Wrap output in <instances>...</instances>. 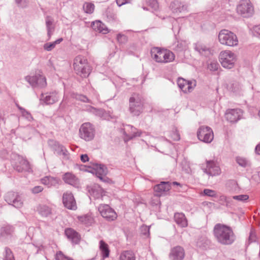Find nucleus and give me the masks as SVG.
<instances>
[{
	"instance_id": "f257e3e1",
	"label": "nucleus",
	"mask_w": 260,
	"mask_h": 260,
	"mask_svg": "<svg viewBox=\"0 0 260 260\" xmlns=\"http://www.w3.org/2000/svg\"><path fill=\"white\" fill-rule=\"evenodd\" d=\"M213 233L217 242L222 245H231L236 240V236L232 229L225 224H215Z\"/></svg>"
},
{
	"instance_id": "f03ea898",
	"label": "nucleus",
	"mask_w": 260,
	"mask_h": 260,
	"mask_svg": "<svg viewBox=\"0 0 260 260\" xmlns=\"http://www.w3.org/2000/svg\"><path fill=\"white\" fill-rule=\"evenodd\" d=\"M73 67L75 73L82 78L87 77L90 73L91 68L87 60L82 55H78L75 58Z\"/></svg>"
},
{
	"instance_id": "7ed1b4c3",
	"label": "nucleus",
	"mask_w": 260,
	"mask_h": 260,
	"mask_svg": "<svg viewBox=\"0 0 260 260\" xmlns=\"http://www.w3.org/2000/svg\"><path fill=\"white\" fill-rule=\"evenodd\" d=\"M151 54L153 59L157 62H170L175 59V55L172 52L167 50L161 49L158 47L152 48Z\"/></svg>"
},
{
	"instance_id": "20e7f679",
	"label": "nucleus",
	"mask_w": 260,
	"mask_h": 260,
	"mask_svg": "<svg viewBox=\"0 0 260 260\" xmlns=\"http://www.w3.org/2000/svg\"><path fill=\"white\" fill-rule=\"evenodd\" d=\"M218 39L223 45L234 47L238 44V39L236 34L227 29H222L219 31Z\"/></svg>"
},
{
	"instance_id": "39448f33",
	"label": "nucleus",
	"mask_w": 260,
	"mask_h": 260,
	"mask_svg": "<svg viewBox=\"0 0 260 260\" xmlns=\"http://www.w3.org/2000/svg\"><path fill=\"white\" fill-rule=\"evenodd\" d=\"M143 102L142 96L137 93L132 95L129 100V111L133 116L139 115L143 111Z\"/></svg>"
},
{
	"instance_id": "423d86ee",
	"label": "nucleus",
	"mask_w": 260,
	"mask_h": 260,
	"mask_svg": "<svg viewBox=\"0 0 260 260\" xmlns=\"http://www.w3.org/2000/svg\"><path fill=\"white\" fill-rule=\"evenodd\" d=\"M219 60L224 68L231 69L235 66L237 61V56L230 50L223 51L219 54Z\"/></svg>"
},
{
	"instance_id": "0eeeda50",
	"label": "nucleus",
	"mask_w": 260,
	"mask_h": 260,
	"mask_svg": "<svg viewBox=\"0 0 260 260\" xmlns=\"http://www.w3.org/2000/svg\"><path fill=\"white\" fill-rule=\"evenodd\" d=\"M95 133L94 126L89 122L83 123L79 129L80 137L85 141L92 140L94 137Z\"/></svg>"
},
{
	"instance_id": "6e6552de",
	"label": "nucleus",
	"mask_w": 260,
	"mask_h": 260,
	"mask_svg": "<svg viewBox=\"0 0 260 260\" xmlns=\"http://www.w3.org/2000/svg\"><path fill=\"white\" fill-rule=\"evenodd\" d=\"M25 80L33 88H44L47 85L46 78L40 73L26 76Z\"/></svg>"
},
{
	"instance_id": "1a4fd4ad",
	"label": "nucleus",
	"mask_w": 260,
	"mask_h": 260,
	"mask_svg": "<svg viewBox=\"0 0 260 260\" xmlns=\"http://www.w3.org/2000/svg\"><path fill=\"white\" fill-rule=\"evenodd\" d=\"M237 11L245 18L251 17L254 13V9L250 0H241L237 6Z\"/></svg>"
},
{
	"instance_id": "9d476101",
	"label": "nucleus",
	"mask_w": 260,
	"mask_h": 260,
	"mask_svg": "<svg viewBox=\"0 0 260 260\" xmlns=\"http://www.w3.org/2000/svg\"><path fill=\"white\" fill-rule=\"evenodd\" d=\"M5 201L16 208H20L23 205L22 197L18 192L9 191L5 196Z\"/></svg>"
},
{
	"instance_id": "9b49d317",
	"label": "nucleus",
	"mask_w": 260,
	"mask_h": 260,
	"mask_svg": "<svg viewBox=\"0 0 260 260\" xmlns=\"http://www.w3.org/2000/svg\"><path fill=\"white\" fill-rule=\"evenodd\" d=\"M198 139L205 143H211L214 138L213 132L212 128L207 126L200 127L197 132Z\"/></svg>"
},
{
	"instance_id": "f8f14e48",
	"label": "nucleus",
	"mask_w": 260,
	"mask_h": 260,
	"mask_svg": "<svg viewBox=\"0 0 260 260\" xmlns=\"http://www.w3.org/2000/svg\"><path fill=\"white\" fill-rule=\"evenodd\" d=\"M123 131V134L124 136V141L125 142H127L135 138L141 137L143 134L146 133L129 124L124 125Z\"/></svg>"
},
{
	"instance_id": "ddd939ff",
	"label": "nucleus",
	"mask_w": 260,
	"mask_h": 260,
	"mask_svg": "<svg viewBox=\"0 0 260 260\" xmlns=\"http://www.w3.org/2000/svg\"><path fill=\"white\" fill-rule=\"evenodd\" d=\"M98 210L102 217L108 221H113L117 218L116 212L108 205H100L98 207Z\"/></svg>"
},
{
	"instance_id": "4468645a",
	"label": "nucleus",
	"mask_w": 260,
	"mask_h": 260,
	"mask_svg": "<svg viewBox=\"0 0 260 260\" xmlns=\"http://www.w3.org/2000/svg\"><path fill=\"white\" fill-rule=\"evenodd\" d=\"M177 84L181 90L185 92H191L196 86V81L186 80L182 78H179L177 80Z\"/></svg>"
},
{
	"instance_id": "2eb2a0df",
	"label": "nucleus",
	"mask_w": 260,
	"mask_h": 260,
	"mask_svg": "<svg viewBox=\"0 0 260 260\" xmlns=\"http://www.w3.org/2000/svg\"><path fill=\"white\" fill-rule=\"evenodd\" d=\"M12 163L14 169L18 172H29L31 170L28 161L19 156H17L16 161Z\"/></svg>"
},
{
	"instance_id": "dca6fc26",
	"label": "nucleus",
	"mask_w": 260,
	"mask_h": 260,
	"mask_svg": "<svg viewBox=\"0 0 260 260\" xmlns=\"http://www.w3.org/2000/svg\"><path fill=\"white\" fill-rule=\"evenodd\" d=\"M243 111L240 109H229L225 113V118L230 122H236L242 118Z\"/></svg>"
},
{
	"instance_id": "f3484780",
	"label": "nucleus",
	"mask_w": 260,
	"mask_h": 260,
	"mask_svg": "<svg viewBox=\"0 0 260 260\" xmlns=\"http://www.w3.org/2000/svg\"><path fill=\"white\" fill-rule=\"evenodd\" d=\"M48 144L49 147L59 155H62L65 157H68L69 152L67 149L58 142L54 140H49Z\"/></svg>"
},
{
	"instance_id": "a211bd4d",
	"label": "nucleus",
	"mask_w": 260,
	"mask_h": 260,
	"mask_svg": "<svg viewBox=\"0 0 260 260\" xmlns=\"http://www.w3.org/2000/svg\"><path fill=\"white\" fill-rule=\"evenodd\" d=\"M63 204L67 208L70 210L77 209L76 203L73 194L70 192H66L62 196Z\"/></svg>"
},
{
	"instance_id": "6ab92c4d",
	"label": "nucleus",
	"mask_w": 260,
	"mask_h": 260,
	"mask_svg": "<svg viewBox=\"0 0 260 260\" xmlns=\"http://www.w3.org/2000/svg\"><path fill=\"white\" fill-rule=\"evenodd\" d=\"M203 170L205 173L212 176L218 175L220 173L219 166L213 160H207L206 168Z\"/></svg>"
},
{
	"instance_id": "aec40b11",
	"label": "nucleus",
	"mask_w": 260,
	"mask_h": 260,
	"mask_svg": "<svg viewBox=\"0 0 260 260\" xmlns=\"http://www.w3.org/2000/svg\"><path fill=\"white\" fill-rule=\"evenodd\" d=\"M184 256V250L180 246H177L172 248L169 254L170 260H183Z\"/></svg>"
},
{
	"instance_id": "412c9836",
	"label": "nucleus",
	"mask_w": 260,
	"mask_h": 260,
	"mask_svg": "<svg viewBox=\"0 0 260 260\" xmlns=\"http://www.w3.org/2000/svg\"><path fill=\"white\" fill-rule=\"evenodd\" d=\"M170 9L173 13H179L186 11L187 6L178 1H174L170 4Z\"/></svg>"
},
{
	"instance_id": "4be33fe9",
	"label": "nucleus",
	"mask_w": 260,
	"mask_h": 260,
	"mask_svg": "<svg viewBox=\"0 0 260 260\" xmlns=\"http://www.w3.org/2000/svg\"><path fill=\"white\" fill-rule=\"evenodd\" d=\"M13 232V228L11 226L2 227L0 230V240L3 242L8 241L11 238Z\"/></svg>"
},
{
	"instance_id": "5701e85b",
	"label": "nucleus",
	"mask_w": 260,
	"mask_h": 260,
	"mask_svg": "<svg viewBox=\"0 0 260 260\" xmlns=\"http://www.w3.org/2000/svg\"><path fill=\"white\" fill-rule=\"evenodd\" d=\"M171 188V182L169 181H162L154 186V191L156 196H160L164 192L168 191Z\"/></svg>"
},
{
	"instance_id": "b1692460",
	"label": "nucleus",
	"mask_w": 260,
	"mask_h": 260,
	"mask_svg": "<svg viewBox=\"0 0 260 260\" xmlns=\"http://www.w3.org/2000/svg\"><path fill=\"white\" fill-rule=\"evenodd\" d=\"M40 100L47 105L53 104L58 100V96L56 92L50 93L49 94L42 93Z\"/></svg>"
},
{
	"instance_id": "393cba45",
	"label": "nucleus",
	"mask_w": 260,
	"mask_h": 260,
	"mask_svg": "<svg viewBox=\"0 0 260 260\" xmlns=\"http://www.w3.org/2000/svg\"><path fill=\"white\" fill-rule=\"evenodd\" d=\"M62 179L66 183L75 187H79V180L74 174L69 172L66 173L64 174Z\"/></svg>"
},
{
	"instance_id": "a878e982",
	"label": "nucleus",
	"mask_w": 260,
	"mask_h": 260,
	"mask_svg": "<svg viewBox=\"0 0 260 260\" xmlns=\"http://www.w3.org/2000/svg\"><path fill=\"white\" fill-rule=\"evenodd\" d=\"M93 173H95L96 176L101 180H102L103 177L108 174L107 167L102 164H95L93 168Z\"/></svg>"
},
{
	"instance_id": "bb28decb",
	"label": "nucleus",
	"mask_w": 260,
	"mask_h": 260,
	"mask_svg": "<svg viewBox=\"0 0 260 260\" xmlns=\"http://www.w3.org/2000/svg\"><path fill=\"white\" fill-rule=\"evenodd\" d=\"M65 235L67 238L75 244H78L80 239L79 234L71 228H68L65 230Z\"/></svg>"
},
{
	"instance_id": "cd10ccee",
	"label": "nucleus",
	"mask_w": 260,
	"mask_h": 260,
	"mask_svg": "<svg viewBox=\"0 0 260 260\" xmlns=\"http://www.w3.org/2000/svg\"><path fill=\"white\" fill-rule=\"evenodd\" d=\"M174 218L175 221L179 226L184 228L187 226V220L183 213H176Z\"/></svg>"
},
{
	"instance_id": "c85d7f7f",
	"label": "nucleus",
	"mask_w": 260,
	"mask_h": 260,
	"mask_svg": "<svg viewBox=\"0 0 260 260\" xmlns=\"http://www.w3.org/2000/svg\"><path fill=\"white\" fill-rule=\"evenodd\" d=\"M91 26L94 30L103 34H106L109 32L107 27L100 21L93 22Z\"/></svg>"
},
{
	"instance_id": "c756f323",
	"label": "nucleus",
	"mask_w": 260,
	"mask_h": 260,
	"mask_svg": "<svg viewBox=\"0 0 260 260\" xmlns=\"http://www.w3.org/2000/svg\"><path fill=\"white\" fill-rule=\"evenodd\" d=\"M87 111L93 113L103 119H109V115L105 111L101 109H96L93 107L89 106Z\"/></svg>"
},
{
	"instance_id": "7c9ffc66",
	"label": "nucleus",
	"mask_w": 260,
	"mask_h": 260,
	"mask_svg": "<svg viewBox=\"0 0 260 260\" xmlns=\"http://www.w3.org/2000/svg\"><path fill=\"white\" fill-rule=\"evenodd\" d=\"M45 21L47 30V36L49 37V39H50L54 31V26L53 25L54 20L52 17L47 16L46 17Z\"/></svg>"
},
{
	"instance_id": "2f4dec72",
	"label": "nucleus",
	"mask_w": 260,
	"mask_h": 260,
	"mask_svg": "<svg viewBox=\"0 0 260 260\" xmlns=\"http://www.w3.org/2000/svg\"><path fill=\"white\" fill-rule=\"evenodd\" d=\"M41 181L42 184L48 187L55 186L58 183V180L57 178L51 176H46L42 178Z\"/></svg>"
},
{
	"instance_id": "473e14b6",
	"label": "nucleus",
	"mask_w": 260,
	"mask_h": 260,
	"mask_svg": "<svg viewBox=\"0 0 260 260\" xmlns=\"http://www.w3.org/2000/svg\"><path fill=\"white\" fill-rule=\"evenodd\" d=\"M235 160L239 166L243 168L249 167L251 166L250 161L243 156H237L235 158Z\"/></svg>"
},
{
	"instance_id": "72a5a7b5",
	"label": "nucleus",
	"mask_w": 260,
	"mask_h": 260,
	"mask_svg": "<svg viewBox=\"0 0 260 260\" xmlns=\"http://www.w3.org/2000/svg\"><path fill=\"white\" fill-rule=\"evenodd\" d=\"M99 247L103 258H105L108 257L110 253L108 245L106 244L104 241L101 240L100 241Z\"/></svg>"
},
{
	"instance_id": "f704fd0d",
	"label": "nucleus",
	"mask_w": 260,
	"mask_h": 260,
	"mask_svg": "<svg viewBox=\"0 0 260 260\" xmlns=\"http://www.w3.org/2000/svg\"><path fill=\"white\" fill-rule=\"evenodd\" d=\"M37 209L39 214L42 216L47 217L51 214V209L46 205H40Z\"/></svg>"
},
{
	"instance_id": "c9c22d12",
	"label": "nucleus",
	"mask_w": 260,
	"mask_h": 260,
	"mask_svg": "<svg viewBox=\"0 0 260 260\" xmlns=\"http://www.w3.org/2000/svg\"><path fill=\"white\" fill-rule=\"evenodd\" d=\"M62 38H59L53 42L46 43L44 44L43 48L47 51H51L56 46L57 44H59L62 41Z\"/></svg>"
},
{
	"instance_id": "e433bc0d",
	"label": "nucleus",
	"mask_w": 260,
	"mask_h": 260,
	"mask_svg": "<svg viewBox=\"0 0 260 260\" xmlns=\"http://www.w3.org/2000/svg\"><path fill=\"white\" fill-rule=\"evenodd\" d=\"M186 47V43L183 41H177L172 45V49L177 52L183 51Z\"/></svg>"
},
{
	"instance_id": "4c0bfd02",
	"label": "nucleus",
	"mask_w": 260,
	"mask_h": 260,
	"mask_svg": "<svg viewBox=\"0 0 260 260\" xmlns=\"http://www.w3.org/2000/svg\"><path fill=\"white\" fill-rule=\"evenodd\" d=\"M120 260H136V257L132 251H125L121 254Z\"/></svg>"
},
{
	"instance_id": "58836bf2",
	"label": "nucleus",
	"mask_w": 260,
	"mask_h": 260,
	"mask_svg": "<svg viewBox=\"0 0 260 260\" xmlns=\"http://www.w3.org/2000/svg\"><path fill=\"white\" fill-rule=\"evenodd\" d=\"M79 220L86 226H89L93 222L92 217L89 215H85L79 217Z\"/></svg>"
},
{
	"instance_id": "ea45409f",
	"label": "nucleus",
	"mask_w": 260,
	"mask_h": 260,
	"mask_svg": "<svg viewBox=\"0 0 260 260\" xmlns=\"http://www.w3.org/2000/svg\"><path fill=\"white\" fill-rule=\"evenodd\" d=\"M195 49L200 53V54L206 55L210 52L208 47L202 44H198L195 47Z\"/></svg>"
},
{
	"instance_id": "a19ab883",
	"label": "nucleus",
	"mask_w": 260,
	"mask_h": 260,
	"mask_svg": "<svg viewBox=\"0 0 260 260\" xmlns=\"http://www.w3.org/2000/svg\"><path fill=\"white\" fill-rule=\"evenodd\" d=\"M84 12L86 13L91 14L94 10V5L91 3L85 2L83 6Z\"/></svg>"
},
{
	"instance_id": "79ce46f5",
	"label": "nucleus",
	"mask_w": 260,
	"mask_h": 260,
	"mask_svg": "<svg viewBox=\"0 0 260 260\" xmlns=\"http://www.w3.org/2000/svg\"><path fill=\"white\" fill-rule=\"evenodd\" d=\"M4 260H15L11 250L8 247L5 248Z\"/></svg>"
},
{
	"instance_id": "37998d69",
	"label": "nucleus",
	"mask_w": 260,
	"mask_h": 260,
	"mask_svg": "<svg viewBox=\"0 0 260 260\" xmlns=\"http://www.w3.org/2000/svg\"><path fill=\"white\" fill-rule=\"evenodd\" d=\"M219 68V64L214 60L211 61L208 65V69L212 72L217 71Z\"/></svg>"
},
{
	"instance_id": "c03bdc74",
	"label": "nucleus",
	"mask_w": 260,
	"mask_h": 260,
	"mask_svg": "<svg viewBox=\"0 0 260 260\" xmlns=\"http://www.w3.org/2000/svg\"><path fill=\"white\" fill-rule=\"evenodd\" d=\"M249 199V196L247 194H240L234 196L232 197V200L234 199L239 202H245Z\"/></svg>"
},
{
	"instance_id": "a18cd8bd",
	"label": "nucleus",
	"mask_w": 260,
	"mask_h": 260,
	"mask_svg": "<svg viewBox=\"0 0 260 260\" xmlns=\"http://www.w3.org/2000/svg\"><path fill=\"white\" fill-rule=\"evenodd\" d=\"M230 89L234 92H237L242 90V85L238 82H234L231 84Z\"/></svg>"
},
{
	"instance_id": "49530a36",
	"label": "nucleus",
	"mask_w": 260,
	"mask_h": 260,
	"mask_svg": "<svg viewBox=\"0 0 260 260\" xmlns=\"http://www.w3.org/2000/svg\"><path fill=\"white\" fill-rule=\"evenodd\" d=\"M150 228L147 225H143L140 228L141 234L145 238L149 237V236Z\"/></svg>"
},
{
	"instance_id": "de8ad7c7",
	"label": "nucleus",
	"mask_w": 260,
	"mask_h": 260,
	"mask_svg": "<svg viewBox=\"0 0 260 260\" xmlns=\"http://www.w3.org/2000/svg\"><path fill=\"white\" fill-rule=\"evenodd\" d=\"M117 40L119 44H125L127 42L128 39L126 36L123 34H118L117 35Z\"/></svg>"
},
{
	"instance_id": "09e8293b",
	"label": "nucleus",
	"mask_w": 260,
	"mask_h": 260,
	"mask_svg": "<svg viewBox=\"0 0 260 260\" xmlns=\"http://www.w3.org/2000/svg\"><path fill=\"white\" fill-rule=\"evenodd\" d=\"M204 193L205 195L210 197H216L217 195L216 191L210 189H205Z\"/></svg>"
},
{
	"instance_id": "8fccbe9b",
	"label": "nucleus",
	"mask_w": 260,
	"mask_h": 260,
	"mask_svg": "<svg viewBox=\"0 0 260 260\" xmlns=\"http://www.w3.org/2000/svg\"><path fill=\"white\" fill-rule=\"evenodd\" d=\"M56 260H73L72 258L65 256L61 251L56 254Z\"/></svg>"
},
{
	"instance_id": "3c124183",
	"label": "nucleus",
	"mask_w": 260,
	"mask_h": 260,
	"mask_svg": "<svg viewBox=\"0 0 260 260\" xmlns=\"http://www.w3.org/2000/svg\"><path fill=\"white\" fill-rule=\"evenodd\" d=\"M147 3L148 5L154 10H156L158 7V3L156 0H147Z\"/></svg>"
},
{
	"instance_id": "603ef678",
	"label": "nucleus",
	"mask_w": 260,
	"mask_h": 260,
	"mask_svg": "<svg viewBox=\"0 0 260 260\" xmlns=\"http://www.w3.org/2000/svg\"><path fill=\"white\" fill-rule=\"evenodd\" d=\"M89 192L90 196L94 198L98 199L101 196V194L95 188H91L90 189H89Z\"/></svg>"
},
{
	"instance_id": "864d4df0",
	"label": "nucleus",
	"mask_w": 260,
	"mask_h": 260,
	"mask_svg": "<svg viewBox=\"0 0 260 260\" xmlns=\"http://www.w3.org/2000/svg\"><path fill=\"white\" fill-rule=\"evenodd\" d=\"M77 100L89 103V100L85 95L82 94H76L75 96Z\"/></svg>"
},
{
	"instance_id": "5fc2aeb1",
	"label": "nucleus",
	"mask_w": 260,
	"mask_h": 260,
	"mask_svg": "<svg viewBox=\"0 0 260 260\" xmlns=\"http://www.w3.org/2000/svg\"><path fill=\"white\" fill-rule=\"evenodd\" d=\"M22 116L26 118L28 121H31L33 119V118L31 115V114L26 111V110H23L21 113Z\"/></svg>"
},
{
	"instance_id": "6e6d98bb",
	"label": "nucleus",
	"mask_w": 260,
	"mask_h": 260,
	"mask_svg": "<svg viewBox=\"0 0 260 260\" xmlns=\"http://www.w3.org/2000/svg\"><path fill=\"white\" fill-rule=\"evenodd\" d=\"M171 137L175 141H178L180 139V135L176 129L173 131Z\"/></svg>"
},
{
	"instance_id": "4d7b16f0",
	"label": "nucleus",
	"mask_w": 260,
	"mask_h": 260,
	"mask_svg": "<svg viewBox=\"0 0 260 260\" xmlns=\"http://www.w3.org/2000/svg\"><path fill=\"white\" fill-rule=\"evenodd\" d=\"M220 200L226 203V206H228L232 202V197H227L225 196H221Z\"/></svg>"
},
{
	"instance_id": "13d9d810",
	"label": "nucleus",
	"mask_w": 260,
	"mask_h": 260,
	"mask_svg": "<svg viewBox=\"0 0 260 260\" xmlns=\"http://www.w3.org/2000/svg\"><path fill=\"white\" fill-rule=\"evenodd\" d=\"M43 190V187L41 186H36L31 189L33 193L37 194L41 192Z\"/></svg>"
},
{
	"instance_id": "bf43d9fd",
	"label": "nucleus",
	"mask_w": 260,
	"mask_h": 260,
	"mask_svg": "<svg viewBox=\"0 0 260 260\" xmlns=\"http://www.w3.org/2000/svg\"><path fill=\"white\" fill-rule=\"evenodd\" d=\"M17 5L21 7H25L27 5L26 0H15Z\"/></svg>"
},
{
	"instance_id": "052dcab7",
	"label": "nucleus",
	"mask_w": 260,
	"mask_h": 260,
	"mask_svg": "<svg viewBox=\"0 0 260 260\" xmlns=\"http://www.w3.org/2000/svg\"><path fill=\"white\" fill-rule=\"evenodd\" d=\"M132 0H116V4L120 7L125 4L130 3Z\"/></svg>"
},
{
	"instance_id": "680f3d73",
	"label": "nucleus",
	"mask_w": 260,
	"mask_h": 260,
	"mask_svg": "<svg viewBox=\"0 0 260 260\" xmlns=\"http://www.w3.org/2000/svg\"><path fill=\"white\" fill-rule=\"evenodd\" d=\"M80 159L83 162H86L89 160L88 156L86 154L81 155Z\"/></svg>"
},
{
	"instance_id": "e2e57ef3",
	"label": "nucleus",
	"mask_w": 260,
	"mask_h": 260,
	"mask_svg": "<svg viewBox=\"0 0 260 260\" xmlns=\"http://www.w3.org/2000/svg\"><path fill=\"white\" fill-rule=\"evenodd\" d=\"M248 240L250 243L254 242L255 241V235L253 234L252 232H251L250 233Z\"/></svg>"
},
{
	"instance_id": "0e129e2a",
	"label": "nucleus",
	"mask_w": 260,
	"mask_h": 260,
	"mask_svg": "<svg viewBox=\"0 0 260 260\" xmlns=\"http://www.w3.org/2000/svg\"><path fill=\"white\" fill-rule=\"evenodd\" d=\"M253 30L257 35L259 36V37L260 38V24L255 26L253 27Z\"/></svg>"
},
{
	"instance_id": "69168bd1",
	"label": "nucleus",
	"mask_w": 260,
	"mask_h": 260,
	"mask_svg": "<svg viewBox=\"0 0 260 260\" xmlns=\"http://www.w3.org/2000/svg\"><path fill=\"white\" fill-rule=\"evenodd\" d=\"M255 152L257 155H260V143L255 148Z\"/></svg>"
},
{
	"instance_id": "338daca9",
	"label": "nucleus",
	"mask_w": 260,
	"mask_h": 260,
	"mask_svg": "<svg viewBox=\"0 0 260 260\" xmlns=\"http://www.w3.org/2000/svg\"><path fill=\"white\" fill-rule=\"evenodd\" d=\"M198 16H199L198 14H193L189 16V19L191 20L192 18H194V19H196L197 21H198V19L197 17H198Z\"/></svg>"
},
{
	"instance_id": "774afa93",
	"label": "nucleus",
	"mask_w": 260,
	"mask_h": 260,
	"mask_svg": "<svg viewBox=\"0 0 260 260\" xmlns=\"http://www.w3.org/2000/svg\"><path fill=\"white\" fill-rule=\"evenodd\" d=\"M171 184H173L174 185H178V186H181L180 183H179L178 182H176V181H174V182H173L172 183H171Z\"/></svg>"
}]
</instances>
